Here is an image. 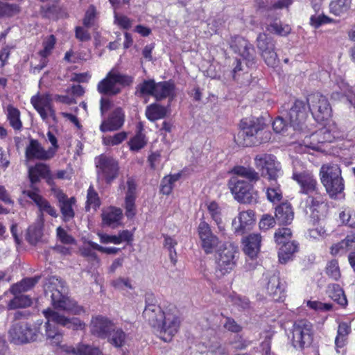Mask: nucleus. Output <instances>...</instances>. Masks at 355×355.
I'll use <instances>...</instances> for the list:
<instances>
[{
    "mask_svg": "<svg viewBox=\"0 0 355 355\" xmlns=\"http://www.w3.org/2000/svg\"><path fill=\"white\" fill-rule=\"evenodd\" d=\"M230 173L232 176L227 185L234 199L243 204L256 203L258 193L254 185L260 179L259 173L252 167L240 165L234 166Z\"/></svg>",
    "mask_w": 355,
    "mask_h": 355,
    "instance_id": "obj_1",
    "label": "nucleus"
},
{
    "mask_svg": "<svg viewBox=\"0 0 355 355\" xmlns=\"http://www.w3.org/2000/svg\"><path fill=\"white\" fill-rule=\"evenodd\" d=\"M240 128L234 137L239 146H257L271 139V132L266 130V125L259 119H244L241 121Z\"/></svg>",
    "mask_w": 355,
    "mask_h": 355,
    "instance_id": "obj_2",
    "label": "nucleus"
},
{
    "mask_svg": "<svg viewBox=\"0 0 355 355\" xmlns=\"http://www.w3.org/2000/svg\"><path fill=\"white\" fill-rule=\"evenodd\" d=\"M42 312L47 319L44 324V335L53 345H59L62 342L63 336L55 326L51 324V322L73 330L83 329L85 327V324L77 318H68L49 308L44 309Z\"/></svg>",
    "mask_w": 355,
    "mask_h": 355,
    "instance_id": "obj_3",
    "label": "nucleus"
},
{
    "mask_svg": "<svg viewBox=\"0 0 355 355\" xmlns=\"http://www.w3.org/2000/svg\"><path fill=\"white\" fill-rule=\"evenodd\" d=\"M64 291V282L62 279L52 277L45 286V294L50 297L51 304L55 309L78 313L76 303L63 294Z\"/></svg>",
    "mask_w": 355,
    "mask_h": 355,
    "instance_id": "obj_4",
    "label": "nucleus"
},
{
    "mask_svg": "<svg viewBox=\"0 0 355 355\" xmlns=\"http://www.w3.org/2000/svg\"><path fill=\"white\" fill-rule=\"evenodd\" d=\"M236 254L237 251L232 245L223 244L216 250L214 275L217 279L223 278L234 269Z\"/></svg>",
    "mask_w": 355,
    "mask_h": 355,
    "instance_id": "obj_5",
    "label": "nucleus"
},
{
    "mask_svg": "<svg viewBox=\"0 0 355 355\" xmlns=\"http://www.w3.org/2000/svg\"><path fill=\"white\" fill-rule=\"evenodd\" d=\"M320 180L331 197L341 193L344 189L341 170L338 164H323L320 170Z\"/></svg>",
    "mask_w": 355,
    "mask_h": 355,
    "instance_id": "obj_6",
    "label": "nucleus"
},
{
    "mask_svg": "<svg viewBox=\"0 0 355 355\" xmlns=\"http://www.w3.org/2000/svg\"><path fill=\"white\" fill-rule=\"evenodd\" d=\"M133 80V77L112 69L105 78L98 83L97 89L98 92L103 95L115 96L121 91L119 85L130 86L132 84Z\"/></svg>",
    "mask_w": 355,
    "mask_h": 355,
    "instance_id": "obj_7",
    "label": "nucleus"
},
{
    "mask_svg": "<svg viewBox=\"0 0 355 355\" xmlns=\"http://www.w3.org/2000/svg\"><path fill=\"white\" fill-rule=\"evenodd\" d=\"M42 322L31 325L25 322L13 324L8 331V339L15 345H24L37 340L40 334Z\"/></svg>",
    "mask_w": 355,
    "mask_h": 355,
    "instance_id": "obj_8",
    "label": "nucleus"
},
{
    "mask_svg": "<svg viewBox=\"0 0 355 355\" xmlns=\"http://www.w3.org/2000/svg\"><path fill=\"white\" fill-rule=\"evenodd\" d=\"M281 114L294 130H302L308 116L306 103L296 100L292 103H286L282 107Z\"/></svg>",
    "mask_w": 355,
    "mask_h": 355,
    "instance_id": "obj_9",
    "label": "nucleus"
},
{
    "mask_svg": "<svg viewBox=\"0 0 355 355\" xmlns=\"http://www.w3.org/2000/svg\"><path fill=\"white\" fill-rule=\"evenodd\" d=\"M98 181L110 184L119 175L118 162L113 157L102 154L95 158Z\"/></svg>",
    "mask_w": 355,
    "mask_h": 355,
    "instance_id": "obj_10",
    "label": "nucleus"
},
{
    "mask_svg": "<svg viewBox=\"0 0 355 355\" xmlns=\"http://www.w3.org/2000/svg\"><path fill=\"white\" fill-rule=\"evenodd\" d=\"M313 341V326L306 320L296 321L292 329L291 343L295 349L310 346Z\"/></svg>",
    "mask_w": 355,
    "mask_h": 355,
    "instance_id": "obj_11",
    "label": "nucleus"
},
{
    "mask_svg": "<svg viewBox=\"0 0 355 355\" xmlns=\"http://www.w3.org/2000/svg\"><path fill=\"white\" fill-rule=\"evenodd\" d=\"M309 110L318 121L328 119L331 114V107L327 98L320 93H313L307 97Z\"/></svg>",
    "mask_w": 355,
    "mask_h": 355,
    "instance_id": "obj_12",
    "label": "nucleus"
},
{
    "mask_svg": "<svg viewBox=\"0 0 355 355\" xmlns=\"http://www.w3.org/2000/svg\"><path fill=\"white\" fill-rule=\"evenodd\" d=\"M180 326L179 317L171 310L166 311L161 322L156 327L159 337L164 342H170L178 333Z\"/></svg>",
    "mask_w": 355,
    "mask_h": 355,
    "instance_id": "obj_13",
    "label": "nucleus"
},
{
    "mask_svg": "<svg viewBox=\"0 0 355 355\" xmlns=\"http://www.w3.org/2000/svg\"><path fill=\"white\" fill-rule=\"evenodd\" d=\"M257 46L268 66L274 67L277 65L279 59L275 51V44L272 38L266 33H259L257 38Z\"/></svg>",
    "mask_w": 355,
    "mask_h": 355,
    "instance_id": "obj_14",
    "label": "nucleus"
},
{
    "mask_svg": "<svg viewBox=\"0 0 355 355\" xmlns=\"http://www.w3.org/2000/svg\"><path fill=\"white\" fill-rule=\"evenodd\" d=\"M254 165L261 171L263 176H268L271 181H275L280 171V164L272 155H257L254 157Z\"/></svg>",
    "mask_w": 355,
    "mask_h": 355,
    "instance_id": "obj_15",
    "label": "nucleus"
},
{
    "mask_svg": "<svg viewBox=\"0 0 355 355\" xmlns=\"http://www.w3.org/2000/svg\"><path fill=\"white\" fill-rule=\"evenodd\" d=\"M31 102L40 114L43 121L48 122L49 119L56 122L55 111L52 104L50 94H43L32 96Z\"/></svg>",
    "mask_w": 355,
    "mask_h": 355,
    "instance_id": "obj_16",
    "label": "nucleus"
},
{
    "mask_svg": "<svg viewBox=\"0 0 355 355\" xmlns=\"http://www.w3.org/2000/svg\"><path fill=\"white\" fill-rule=\"evenodd\" d=\"M230 48L233 51L241 55L248 66L255 62V50L254 46L243 37L235 36L231 39Z\"/></svg>",
    "mask_w": 355,
    "mask_h": 355,
    "instance_id": "obj_17",
    "label": "nucleus"
},
{
    "mask_svg": "<svg viewBox=\"0 0 355 355\" xmlns=\"http://www.w3.org/2000/svg\"><path fill=\"white\" fill-rule=\"evenodd\" d=\"M198 233L201 241V245L206 254H211L214 250L216 251L220 242L218 238L215 236L211 230L210 225L205 220L200 221Z\"/></svg>",
    "mask_w": 355,
    "mask_h": 355,
    "instance_id": "obj_18",
    "label": "nucleus"
},
{
    "mask_svg": "<svg viewBox=\"0 0 355 355\" xmlns=\"http://www.w3.org/2000/svg\"><path fill=\"white\" fill-rule=\"evenodd\" d=\"M166 311H162L161 307L154 303V298L152 295L146 296V306L142 315L144 320L153 328L156 329Z\"/></svg>",
    "mask_w": 355,
    "mask_h": 355,
    "instance_id": "obj_19",
    "label": "nucleus"
},
{
    "mask_svg": "<svg viewBox=\"0 0 355 355\" xmlns=\"http://www.w3.org/2000/svg\"><path fill=\"white\" fill-rule=\"evenodd\" d=\"M114 323L106 317L101 315L93 318L90 323V331L92 335L106 339L112 330L114 329Z\"/></svg>",
    "mask_w": 355,
    "mask_h": 355,
    "instance_id": "obj_20",
    "label": "nucleus"
},
{
    "mask_svg": "<svg viewBox=\"0 0 355 355\" xmlns=\"http://www.w3.org/2000/svg\"><path fill=\"white\" fill-rule=\"evenodd\" d=\"M125 121V114L121 107L116 108L110 115L107 120H104L101 125L100 130L103 132L115 131L120 129Z\"/></svg>",
    "mask_w": 355,
    "mask_h": 355,
    "instance_id": "obj_21",
    "label": "nucleus"
},
{
    "mask_svg": "<svg viewBox=\"0 0 355 355\" xmlns=\"http://www.w3.org/2000/svg\"><path fill=\"white\" fill-rule=\"evenodd\" d=\"M25 154L28 159L48 160L53 157V150H46L37 140L31 139L26 148Z\"/></svg>",
    "mask_w": 355,
    "mask_h": 355,
    "instance_id": "obj_22",
    "label": "nucleus"
},
{
    "mask_svg": "<svg viewBox=\"0 0 355 355\" xmlns=\"http://www.w3.org/2000/svg\"><path fill=\"white\" fill-rule=\"evenodd\" d=\"M126 185L127 191L125 198V215L128 218H132L136 214L135 202L136 199L137 184L132 178H128Z\"/></svg>",
    "mask_w": 355,
    "mask_h": 355,
    "instance_id": "obj_23",
    "label": "nucleus"
},
{
    "mask_svg": "<svg viewBox=\"0 0 355 355\" xmlns=\"http://www.w3.org/2000/svg\"><path fill=\"white\" fill-rule=\"evenodd\" d=\"M293 179L300 185L302 192L311 195L318 191L317 181L308 173H294Z\"/></svg>",
    "mask_w": 355,
    "mask_h": 355,
    "instance_id": "obj_24",
    "label": "nucleus"
},
{
    "mask_svg": "<svg viewBox=\"0 0 355 355\" xmlns=\"http://www.w3.org/2000/svg\"><path fill=\"white\" fill-rule=\"evenodd\" d=\"M254 212L252 210L241 211L232 221V227L237 234H243L254 221Z\"/></svg>",
    "mask_w": 355,
    "mask_h": 355,
    "instance_id": "obj_25",
    "label": "nucleus"
},
{
    "mask_svg": "<svg viewBox=\"0 0 355 355\" xmlns=\"http://www.w3.org/2000/svg\"><path fill=\"white\" fill-rule=\"evenodd\" d=\"M261 236L259 234H250L243 239V252L251 259L255 258L259 250Z\"/></svg>",
    "mask_w": 355,
    "mask_h": 355,
    "instance_id": "obj_26",
    "label": "nucleus"
},
{
    "mask_svg": "<svg viewBox=\"0 0 355 355\" xmlns=\"http://www.w3.org/2000/svg\"><path fill=\"white\" fill-rule=\"evenodd\" d=\"M285 286L281 282L279 278L277 275L271 276L268 282L266 290L269 295H270L275 300H282L284 297Z\"/></svg>",
    "mask_w": 355,
    "mask_h": 355,
    "instance_id": "obj_27",
    "label": "nucleus"
},
{
    "mask_svg": "<svg viewBox=\"0 0 355 355\" xmlns=\"http://www.w3.org/2000/svg\"><path fill=\"white\" fill-rule=\"evenodd\" d=\"M294 218L292 206L288 202H283L276 207L275 219L280 225H289Z\"/></svg>",
    "mask_w": 355,
    "mask_h": 355,
    "instance_id": "obj_28",
    "label": "nucleus"
},
{
    "mask_svg": "<svg viewBox=\"0 0 355 355\" xmlns=\"http://www.w3.org/2000/svg\"><path fill=\"white\" fill-rule=\"evenodd\" d=\"M35 184L30 182L29 187L22 191L19 198L22 206H25L26 203H35L37 205L42 200L43 197L40 194V191Z\"/></svg>",
    "mask_w": 355,
    "mask_h": 355,
    "instance_id": "obj_29",
    "label": "nucleus"
},
{
    "mask_svg": "<svg viewBox=\"0 0 355 355\" xmlns=\"http://www.w3.org/2000/svg\"><path fill=\"white\" fill-rule=\"evenodd\" d=\"M175 94V85L171 81H163L156 83L154 97L157 101H161L166 98L173 99Z\"/></svg>",
    "mask_w": 355,
    "mask_h": 355,
    "instance_id": "obj_30",
    "label": "nucleus"
},
{
    "mask_svg": "<svg viewBox=\"0 0 355 355\" xmlns=\"http://www.w3.org/2000/svg\"><path fill=\"white\" fill-rule=\"evenodd\" d=\"M50 169L48 165L39 163L28 169V177L32 184H37L41 178H46L49 176Z\"/></svg>",
    "mask_w": 355,
    "mask_h": 355,
    "instance_id": "obj_31",
    "label": "nucleus"
},
{
    "mask_svg": "<svg viewBox=\"0 0 355 355\" xmlns=\"http://www.w3.org/2000/svg\"><path fill=\"white\" fill-rule=\"evenodd\" d=\"M66 352L73 355H103L99 348L83 343L78 344L76 347H67Z\"/></svg>",
    "mask_w": 355,
    "mask_h": 355,
    "instance_id": "obj_32",
    "label": "nucleus"
},
{
    "mask_svg": "<svg viewBox=\"0 0 355 355\" xmlns=\"http://www.w3.org/2000/svg\"><path fill=\"white\" fill-rule=\"evenodd\" d=\"M40 279V276L25 278L20 282L13 284L10 288V291L13 295H17L20 293L28 291L38 282Z\"/></svg>",
    "mask_w": 355,
    "mask_h": 355,
    "instance_id": "obj_33",
    "label": "nucleus"
},
{
    "mask_svg": "<svg viewBox=\"0 0 355 355\" xmlns=\"http://www.w3.org/2000/svg\"><path fill=\"white\" fill-rule=\"evenodd\" d=\"M327 293L329 297L341 306L345 307L347 304V300L344 291L338 284H330L328 286Z\"/></svg>",
    "mask_w": 355,
    "mask_h": 355,
    "instance_id": "obj_34",
    "label": "nucleus"
},
{
    "mask_svg": "<svg viewBox=\"0 0 355 355\" xmlns=\"http://www.w3.org/2000/svg\"><path fill=\"white\" fill-rule=\"evenodd\" d=\"M145 114L148 120L155 121L164 118L167 114V109L159 104L153 103L147 106Z\"/></svg>",
    "mask_w": 355,
    "mask_h": 355,
    "instance_id": "obj_35",
    "label": "nucleus"
},
{
    "mask_svg": "<svg viewBox=\"0 0 355 355\" xmlns=\"http://www.w3.org/2000/svg\"><path fill=\"white\" fill-rule=\"evenodd\" d=\"M297 250V245L294 242L282 244L278 252L279 260L281 263H286L292 259L293 254Z\"/></svg>",
    "mask_w": 355,
    "mask_h": 355,
    "instance_id": "obj_36",
    "label": "nucleus"
},
{
    "mask_svg": "<svg viewBox=\"0 0 355 355\" xmlns=\"http://www.w3.org/2000/svg\"><path fill=\"white\" fill-rule=\"evenodd\" d=\"M122 211L120 209L111 207L103 214V222L107 226L116 227L121 218Z\"/></svg>",
    "mask_w": 355,
    "mask_h": 355,
    "instance_id": "obj_37",
    "label": "nucleus"
},
{
    "mask_svg": "<svg viewBox=\"0 0 355 355\" xmlns=\"http://www.w3.org/2000/svg\"><path fill=\"white\" fill-rule=\"evenodd\" d=\"M127 335L122 330L114 324V329L112 330L109 336L106 338L107 342L115 347H123L126 342Z\"/></svg>",
    "mask_w": 355,
    "mask_h": 355,
    "instance_id": "obj_38",
    "label": "nucleus"
},
{
    "mask_svg": "<svg viewBox=\"0 0 355 355\" xmlns=\"http://www.w3.org/2000/svg\"><path fill=\"white\" fill-rule=\"evenodd\" d=\"M355 248V236L347 235L345 239L331 247V253L336 254L344 253L348 250Z\"/></svg>",
    "mask_w": 355,
    "mask_h": 355,
    "instance_id": "obj_39",
    "label": "nucleus"
},
{
    "mask_svg": "<svg viewBox=\"0 0 355 355\" xmlns=\"http://www.w3.org/2000/svg\"><path fill=\"white\" fill-rule=\"evenodd\" d=\"M156 83L154 80H144L136 87L135 95L139 97L152 96L154 97Z\"/></svg>",
    "mask_w": 355,
    "mask_h": 355,
    "instance_id": "obj_40",
    "label": "nucleus"
},
{
    "mask_svg": "<svg viewBox=\"0 0 355 355\" xmlns=\"http://www.w3.org/2000/svg\"><path fill=\"white\" fill-rule=\"evenodd\" d=\"M208 213L211 219L217 225L218 229L222 231L223 230V218L222 211L219 205L214 201L209 202L207 205Z\"/></svg>",
    "mask_w": 355,
    "mask_h": 355,
    "instance_id": "obj_41",
    "label": "nucleus"
},
{
    "mask_svg": "<svg viewBox=\"0 0 355 355\" xmlns=\"http://www.w3.org/2000/svg\"><path fill=\"white\" fill-rule=\"evenodd\" d=\"M352 0H333L329 4L330 12L336 16L345 13L351 7Z\"/></svg>",
    "mask_w": 355,
    "mask_h": 355,
    "instance_id": "obj_42",
    "label": "nucleus"
},
{
    "mask_svg": "<svg viewBox=\"0 0 355 355\" xmlns=\"http://www.w3.org/2000/svg\"><path fill=\"white\" fill-rule=\"evenodd\" d=\"M351 332V327L347 322L339 324L337 331V336L335 339V344L338 347H343L347 341L348 335Z\"/></svg>",
    "mask_w": 355,
    "mask_h": 355,
    "instance_id": "obj_43",
    "label": "nucleus"
},
{
    "mask_svg": "<svg viewBox=\"0 0 355 355\" xmlns=\"http://www.w3.org/2000/svg\"><path fill=\"white\" fill-rule=\"evenodd\" d=\"M76 203V199L74 197L69 198L67 201L60 204L58 206L60 209L61 214L63 217V220L65 222L71 220L75 215L73 206Z\"/></svg>",
    "mask_w": 355,
    "mask_h": 355,
    "instance_id": "obj_44",
    "label": "nucleus"
},
{
    "mask_svg": "<svg viewBox=\"0 0 355 355\" xmlns=\"http://www.w3.org/2000/svg\"><path fill=\"white\" fill-rule=\"evenodd\" d=\"M98 12L94 5H90L85 12L83 24L85 28H89L95 26L98 19Z\"/></svg>",
    "mask_w": 355,
    "mask_h": 355,
    "instance_id": "obj_45",
    "label": "nucleus"
},
{
    "mask_svg": "<svg viewBox=\"0 0 355 355\" xmlns=\"http://www.w3.org/2000/svg\"><path fill=\"white\" fill-rule=\"evenodd\" d=\"M32 304L31 299L27 295H17L8 304L9 310L26 308Z\"/></svg>",
    "mask_w": 355,
    "mask_h": 355,
    "instance_id": "obj_46",
    "label": "nucleus"
},
{
    "mask_svg": "<svg viewBox=\"0 0 355 355\" xmlns=\"http://www.w3.org/2000/svg\"><path fill=\"white\" fill-rule=\"evenodd\" d=\"M7 116L10 125L15 130H20L22 127V123L20 120V112L18 109L12 105H8L7 107Z\"/></svg>",
    "mask_w": 355,
    "mask_h": 355,
    "instance_id": "obj_47",
    "label": "nucleus"
},
{
    "mask_svg": "<svg viewBox=\"0 0 355 355\" xmlns=\"http://www.w3.org/2000/svg\"><path fill=\"white\" fill-rule=\"evenodd\" d=\"M324 203V197L321 193L318 191L308 196L306 200V207H309L310 211L313 214L317 209Z\"/></svg>",
    "mask_w": 355,
    "mask_h": 355,
    "instance_id": "obj_48",
    "label": "nucleus"
},
{
    "mask_svg": "<svg viewBox=\"0 0 355 355\" xmlns=\"http://www.w3.org/2000/svg\"><path fill=\"white\" fill-rule=\"evenodd\" d=\"M180 177V174L165 176L161 182L160 191L164 195H169L173 190L174 183L179 180Z\"/></svg>",
    "mask_w": 355,
    "mask_h": 355,
    "instance_id": "obj_49",
    "label": "nucleus"
},
{
    "mask_svg": "<svg viewBox=\"0 0 355 355\" xmlns=\"http://www.w3.org/2000/svg\"><path fill=\"white\" fill-rule=\"evenodd\" d=\"M266 31L270 33L286 36L290 33L291 28L288 25H282L280 21H273L266 27Z\"/></svg>",
    "mask_w": 355,
    "mask_h": 355,
    "instance_id": "obj_50",
    "label": "nucleus"
},
{
    "mask_svg": "<svg viewBox=\"0 0 355 355\" xmlns=\"http://www.w3.org/2000/svg\"><path fill=\"white\" fill-rule=\"evenodd\" d=\"M19 5L0 1V17H12L19 13Z\"/></svg>",
    "mask_w": 355,
    "mask_h": 355,
    "instance_id": "obj_51",
    "label": "nucleus"
},
{
    "mask_svg": "<svg viewBox=\"0 0 355 355\" xmlns=\"http://www.w3.org/2000/svg\"><path fill=\"white\" fill-rule=\"evenodd\" d=\"M313 141H317L318 143L332 142L334 136L326 128H323L311 135Z\"/></svg>",
    "mask_w": 355,
    "mask_h": 355,
    "instance_id": "obj_52",
    "label": "nucleus"
},
{
    "mask_svg": "<svg viewBox=\"0 0 355 355\" xmlns=\"http://www.w3.org/2000/svg\"><path fill=\"white\" fill-rule=\"evenodd\" d=\"M266 196L268 200L272 202H279L282 198V192L276 182L271 183L267 188Z\"/></svg>",
    "mask_w": 355,
    "mask_h": 355,
    "instance_id": "obj_53",
    "label": "nucleus"
},
{
    "mask_svg": "<svg viewBox=\"0 0 355 355\" xmlns=\"http://www.w3.org/2000/svg\"><path fill=\"white\" fill-rule=\"evenodd\" d=\"M146 144L147 141L146 139V137L141 132H138L128 142L130 149L132 151H139L143 148L146 145Z\"/></svg>",
    "mask_w": 355,
    "mask_h": 355,
    "instance_id": "obj_54",
    "label": "nucleus"
},
{
    "mask_svg": "<svg viewBox=\"0 0 355 355\" xmlns=\"http://www.w3.org/2000/svg\"><path fill=\"white\" fill-rule=\"evenodd\" d=\"M275 242L280 245L284 244L287 242H291L290 239L292 236L291 229L288 227L279 228L275 233Z\"/></svg>",
    "mask_w": 355,
    "mask_h": 355,
    "instance_id": "obj_55",
    "label": "nucleus"
},
{
    "mask_svg": "<svg viewBox=\"0 0 355 355\" xmlns=\"http://www.w3.org/2000/svg\"><path fill=\"white\" fill-rule=\"evenodd\" d=\"M87 200L86 209L93 208L96 209L100 205V200L98 193L95 191L94 187L90 186L87 191Z\"/></svg>",
    "mask_w": 355,
    "mask_h": 355,
    "instance_id": "obj_56",
    "label": "nucleus"
},
{
    "mask_svg": "<svg viewBox=\"0 0 355 355\" xmlns=\"http://www.w3.org/2000/svg\"><path fill=\"white\" fill-rule=\"evenodd\" d=\"M55 44L54 35H51L43 42L44 49L40 51V55L43 58H46L51 53Z\"/></svg>",
    "mask_w": 355,
    "mask_h": 355,
    "instance_id": "obj_57",
    "label": "nucleus"
},
{
    "mask_svg": "<svg viewBox=\"0 0 355 355\" xmlns=\"http://www.w3.org/2000/svg\"><path fill=\"white\" fill-rule=\"evenodd\" d=\"M326 273L334 280H338L340 277V271L337 261L332 260L327 263Z\"/></svg>",
    "mask_w": 355,
    "mask_h": 355,
    "instance_id": "obj_58",
    "label": "nucleus"
},
{
    "mask_svg": "<svg viewBox=\"0 0 355 355\" xmlns=\"http://www.w3.org/2000/svg\"><path fill=\"white\" fill-rule=\"evenodd\" d=\"M340 218L343 223L350 227H355V211L352 210H345L340 214Z\"/></svg>",
    "mask_w": 355,
    "mask_h": 355,
    "instance_id": "obj_59",
    "label": "nucleus"
},
{
    "mask_svg": "<svg viewBox=\"0 0 355 355\" xmlns=\"http://www.w3.org/2000/svg\"><path fill=\"white\" fill-rule=\"evenodd\" d=\"M37 206L42 213L46 212V214L55 218L58 216L55 209L52 207L45 198H42V200L40 201Z\"/></svg>",
    "mask_w": 355,
    "mask_h": 355,
    "instance_id": "obj_60",
    "label": "nucleus"
},
{
    "mask_svg": "<svg viewBox=\"0 0 355 355\" xmlns=\"http://www.w3.org/2000/svg\"><path fill=\"white\" fill-rule=\"evenodd\" d=\"M331 19L324 15H313L310 18V24L315 28L331 22Z\"/></svg>",
    "mask_w": 355,
    "mask_h": 355,
    "instance_id": "obj_61",
    "label": "nucleus"
},
{
    "mask_svg": "<svg viewBox=\"0 0 355 355\" xmlns=\"http://www.w3.org/2000/svg\"><path fill=\"white\" fill-rule=\"evenodd\" d=\"M288 124L289 123L286 121V118L282 114L273 121L272 128L276 132L281 133L286 129Z\"/></svg>",
    "mask_w": 355,
    "mask_h": 355,
    "instance_id": "obj_62",
    "label": "nucleus"
},
{
    "mask_svg": "<svg viewBox=\"0 0 355 355\" xmlns=\"http://www.w3.org/2000/svg\"><path fill=\"white\" fill-rule=\"evenodd\" d=\"M114 23L123 29H128L132 26V20L125 15H114Z\"/></svg>",
    "mask_w": 355,
    "mask_h": 355,
    "instance_id": "obj_63",
    "label": "nucleus"
},
{
    "mask_svg": "<svg viewBox=\"0 0 355 355\" xmlns=\"http://www.w3.org/2000/svg\"><path fill=\"white\" fill-rule=\"evenodd\" d=\"M223 327L228 331L238 333L241 331V327L232 318L225 317Z\"/></svg>",
    "mask_w": 355,
    "mask_h": 355,
    "instance_id": "obj_64",
    "label": "nucleus"
}]
</instances>
